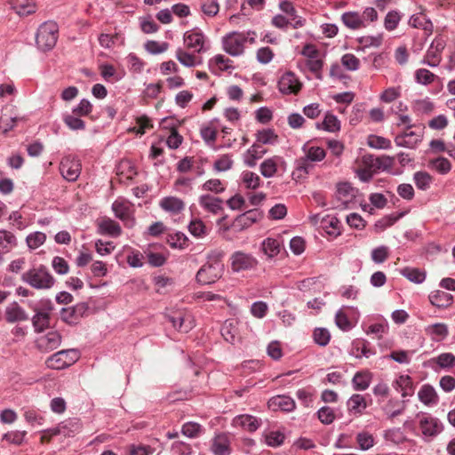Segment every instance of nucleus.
<instances>
[{
    "instance_id": "25",
    "label": "nucleus",
    "mask_w": 455,
    "mask_h": 455,
    "mask_svg": "<svg viewBox=\"0 0 455 455\" xmlns=\"http://www.w3.org/2000/svg\"><path fill=\"white\" fill-rule=\"evenodd\" d=\"M267 153V149L260 144L254 143L250 148L247 149L243 156V162L249 167H254L257 161L263 157Z\"/></svg>"
},
{
    "instance_id": "64",
    "label": "nucleus",
    "mask_w": 455,
    "mask_h": 455,
    "mask_svg": "<svg viewBox=\"0 0 455 455\" xmlns=\"http://www.w3.org/2000/svg\"><path fill=\"white\" fill-rule=\"evenodd\" d=\"M45 234L35 232L27 237V243L30 249H36L45 242Z\"/></svg>"
},
{
    "instance_id": "30",
    "label": "nucleus",
    "mask_w": 455,
    "mask_h": 455,
    "mask_svg": "<svg viewBox=\"0 0 455 455\" xmlns=\"http://www.w3.org/2000/svg\"><path fill=\"white\" fill-rule=\"evenodd\" d=\"M85 310L84 305L63 308L60 313L61 319L68 323H76Z\"/></svg>"
},
{
    "instance_id": "39",
    "label": "nucleus",
    "mask_w": 455,
    "mask_h": 455,
    "mask_svg": "<svg viewBox=\"0 0 455 455\" xmlns=\"http://www.w3.org/2000/svg\"><path fill=\"white\" fill-rule=\"evenodd\" d=\"M241 181L245 188L257 189L261 183L259 176L252 172L244 171L241 173Z\"/></svg>"
},
{
    "instance_id": "40",
    "label": "nucleus",
    "mask_w": 455,
    "mask_h": 455,
    "mask_svg": "<svg viewBox=\"0 0 455 455\" xmlns=\"http://www.w3.org/2000/svg\"><path fill=\"white\" fill-rule=\"evenodd\" d=\"M176 58L180 63L188 68L195 67L200 63L199 59L194 53H189L182 48L176 50Z\"/></svg>"
},
{
    "instance_id": "41",
    "label": "nucleus",
    "mask_w": 455,
    "mask_h": 455,
    "mask_svg": "<svg viewBox=\"0 0 455 455\" xmlns=\"http://www.w3.org/2000/svg\"><path fill=\"white\" fill-rule=\"evenodd\" d=\"M340 222L334 216H326L322 219L320 226L329 235L339 234Z\"/></svg>"
},
{
    "instance_id": "6",
    "label": "nucleus",
    "mask_w": 455,
    "mask_h": 455,
    "mask_svg": "<svg viewBox=\"0 0 455 455\" xmlns=\"http://www.w3.org/2000/svg\"><path fill=\"white\" fill-rule=\"evenodd\" d=\"M229 261L232 271L235 273L254 269L258 265V259L253 255L243 251L233 252Z\"/></svg>"
},
{
    "instance_id": "35",
    "label": "nucleus",
    "mask_w": 455,
    "mask_h": 455,
    "mask_svg": "<svg viewBox=\"0 0 455 455\" xmlns=\"http://www.w3.org/2000/svg\"><path fill=\"white\" fill-rule=\"evenodd\" d=\"M351 354L356 358L363 356L368 358L374 355V352L369 347V342L364 339H356L353 342Z\"/></svg>"
},
{
    "instance_id": "24",
    "label": "nucleus",
    "mask_w": 455,
    "mask_h": 455,
    "mask_svg": "<svg viewBox=\"0 0 455 455\" xmlns=\"http://www.w3.org/2000/svg\"><path fill=\"white\" fill-rule=\"evenodd\" d=\"M393 387L401 393L403 398L411 396L414 393L413 383L409 375H400L393 382Z\"/></svg>"
},
{
    "instance_id": "60",
    "label": "nucleus",
    "mask_w": 455,
    "mask_h": 455,
    "mask_svg": "<svg viewBox=\"0 0 455 455\" xmlns=\"http://www.w3.org/2000/svg\"><path fill=\"white\" fill-rule=\"evenodd\" d=\"M432 167L442 174H446L451 171V164L450 161L444 157H437L431 161Z\"/></svg>"
},
{
    "instance_id": "46",
    "label": "nucleus",
    "mask_w": 455,
    "mask_h": 455,
    "mask_svg": "<svg viewBox=\"0 0 455 455\" xmlns=\"http://www.w3.org/2000/svg\"><path fill=\"white\" fill-rule=\"evenodd\" d=\"M232 61L221 54L214 56L210 60V66L212 68H217L220 71H225L232 68Z\"/></svg>"
},
{
    "instance_id": "33",
    "label": "nucleus",
    "mask_w": 455,
    "mask_h": 455,
    "mask_svg": "<svg viewBox=\"0 0 455 455\" xmlns=\"http://www.w3.org/2000/svg\"><path fill=\"white\" fill-rule=\"evenodd\" d=\"M5 318L8 323L22 322L28 319L26 312L16 303L7 307Z\"/></svg>"
},
{
    "instance_id": "8",
    "label": "nucleus",
    "mask_w": 455,
    "mask_h": 455,
    "mask_svg": "<svg viewBox=\"0 0 455 455\" xmlns=\"http://www.w3.org/2000/svg\"><path fill=\"white\" fill-rule=\"evenodd\" d=\"M166 316L172 327L180 332L188 333L195 326L194 317L188 312L178 310L171 312Z\"/></svg>"
},
{
    "instance_id": "3",
    "label": "nucleus",
    "mask_w": 455,
    "mask_h": 455,
    "mask_svg": "<svg viewBox=\"0 0 455 455\" xmlns=\"http://www.w3.org/2000/svg\"><path fill=\"white\" fill-rule=\"evenodd\" d=\"M22 279L30 286L38 290L50 289L55 283L53 276L44 267L29 269L23 275Z\"/></svg>"
},
{
    "instance_id": "48",
    "label": "nucleus",
    "mask_w": 455,
    "mask_h": 455,
    "mask_svg": "<svg viewBox=\"0 0 455 455\" xmlns=\"http://www.w3.org/2000/svg\"><path fill=\"white\" fill-rule=\"evenodd\" d=\"M416 187L421 190L429 188L432 183V177L426 172H417L413 177Z\"/></svg>"
},
{
    "instance_id": "43",
    "label": "nucleus",
    "mask_w": 455,
    "mask_h": 455,
    "mask_svg": "<svg viewBox=\"0 0 455 455\" xmlns=\"http://www.w3.org/2000/svg\"><path fill=\"white\" fill-rule=\"evenodd\" d=\"M17 120L18 117L16 116H12V109L5 108L0 117L3 132H7L8 131L12 130L14 127Z\"/></svg>"
},
{
    "instance_id": "49",
    "label": "nucleus",
    "mask_w": 455,
    "mask_h": 455,
    "mask_svg": "<svg viewBox=\"0 0 455 455\" xmlns=\"http://www.w3.org/2000/svg\"><path fill=\"white\" fill-rule=\"evenodd\" d=\"M260 173L266 178L273 177L277 172V164L275 158H268L261 163Z\"/></svg>"
},
{
    "instance_id": "27",
    "label": "nucleus",
    "mask_w": 455,
    "mask_h": 455,
    "mask_svg": "<svg viewBox=\"0 0 455 455\" xmlns=\"http://www.w3.org/2000/svg\"><path fill=\"white\" fill-rule=\"evenodd\" d=\"M234 425L249 432H254L259 428L260 422L253 416L240 415L234 419Z\"/></svg>"
},
{
    "instance_id": "10",
    "label": "nucleus",
    "mask_w": 455,
    "mask_h": 455,
    "mask_svg": "<svg viewBox=\"0 0 455 455\" xmlns=\"http://www.w3.org/2000/svg\"><path fill=\"white\" fill-rule=\"evenodd\" d=\"M247 37L244 34L232 32L223 38V48L232 56H239L243 52Z\"/></svg>"
},
{
    "instance_id": "44",
    "label": "nucleus",
    "mask_w": 455,
    "mask_h": 455,
    "mask_svg": "<svg viewBox=\"0 0 455 455\" xmlns=\"http://www.w3.org/2000/svg\"><path fill=\"white\" fill-rule=\"evenodd\" d=\"M402 20V14L398 11H390L384 18V28L387 31L395 30Z\"/></svg>"
},
{
    "instance_id": "23",
    "label": "nucleus",
    "mask_w": 455,
    "mask_h": 455,
    "mask_svg": "<svg viewBox=\"0 0 455 455\" xmlns=\"http://www.w3.org/2000/svg\"><path fill=\"white\" fill-rule=\"evenodd\" d=\"M198 203L204 211L212 214H218L223 210L222 200L210 195L201 196Z\"/></svg>"
},
{
    "instance_id": "54",
    "label": "nucleus",
    "mask_w": 455,
    "mask_h": 455,
    "mask_svg": "<svg viewBox=\"0 0 455 455\" xmlns=\"http://www.w3.org/2000/svg\"><path fill=\"white\" fill-rule=\"evenodd\" d=\"M145 48L147 52L151 54H160L168 50L169 44L166 42L150 40L145 44Z\"/></svg>"
},
{
    "instance_id": "61",
    "label": "nucleus",
    "mask_w": 455,
    "mask_h": 455,
    "mask_svg": "<svg viewBox=\"0 0 455 455\" xmlns=\"http://www.w3.org/2000/svg\"><path fill=\"white\" fill-rule=\"evenodd\" d=\"M401 96V87H388L379 96L380 100L390 103Z\"/></svg>"
},
{
    "instance_id": "45",
    "label": "nucleus",
    "mask_w": 455,
    "mask_h": 455,
    "mask_svg": "<svg viewBox=\"0 0 455 455\" xmlns=\"http://www.w3.org/2000/svg\"><path fill=\"white\" fill-rule=\"evenodd\" d=\"M438 77L426 68H419L415 71V80L418 84L428 85L434 83Z\"/></svg>"
},
{
    "instance_id": "47",
    "label": "nucleus",
    "mask_w": 455,
    "mask_h": 455,
    "mask_svg": "<svg viewBox=\"0 0 455 455\" xmlns=\"http://www.w3.org/2000/svg\"><path fill=\"white\" fill-rule=\"evenodd\" d=\"M323 127L325 131L330 132H336L340 130V122L336 116L331 113H327L323 121Z\"/></svg>"
},
{
    "instance_id": "57",
    "label": "nucleus",
    "mask_w": 455,
    "mask_h": 455,
    "mask_svg": "<svg viewBox=\"0 0 455 455\" xmlns=\"http://www.w3.org/2000/svg\"><path fill=\"white\" fill-rule=\"evenodd\" d=\"M356 441H357L359 447L363 451L369 450L374 444V438H373L372 435H371L367 432L359 433L356 435Z\"/></svg>"
},
{
    "instance_id": "51",
    "label": "nucleus",
    "mask_w": 455,
    "mask_h": 455,
    "mask_svg": "<svg viewBox=\"0 0 455 455\" xmlns=\"http://www.w3.org/2000/svg\"><path fill=\"white\" fill-rule=\"evenodd\" d=\"M277 135L271 129H264L257 132V143L259 144H275L277 140Z\"/></svg>"
},
{
    "instance_id": "19",
    "label": "nucleus",
    "mask_w": 455,
    "mask_h": 455,
    "mask_svg": "<svg viewBox=\"0 0 455 455\" xmlns=\"http://www.w3.org/2000/svg\"><path fill=\"white\" fill-rule=\"evenodd\" d=\"M422 140L421 131H405L395 137V142L399 147L414 148Z\"/></svg>"
},
{
    "instance_id": "14",
    "label": "nucleus",
    "mask_w": 455,
    "mask_h": 455,
    "mask_svg": "<svg viewBox=\"0 0 455 455\" xmlns=\"http://www.w3.org/2000/svg\"><path fill=\"white\" fill-rule=\"evenodd\" d=\"M60 170L65 180L75 181L80 175L81 164L77 159L68 156L61 161Z\"/></svg>"
},
{
    "instance_id": "4",
    "label": "nucleus",
    "mask_w": 455,
    "mask_h": 455,
    "mask_svg": "<svg viewBox=\"0 0 455 455\" xmlns=\"http://www.w3.org/2000/svg\"><path fill=\"white\" fill-rule=\"evenodd\" d=\"M183 41L186 48L192 50L194 52L200 53L209 48L207 36L198 28L185 32Z\"/></svg>"
},
{
    "instance_id": "29",
    "label": "nucleus",
    "mask_w": 455,
    "mask_h": 455,
    "mask_svg": "<svg viewBox=\"0 0 455 455\" xmlns=\"http://www.w3.org/2000/svg\"><path fill=\"white\" fill-rule=\"evenodd\" d=\"M159 204L163 210L172 213H179L185 207L184 202L181 199L175 196L164 197L160 201Z\"/></svg>"
},
{
    "instance_id": "13",
    "label": "nucleus",
    "mask_w": 455,
    "mask_h": 455,
    "mask_svg": "<svg viewBox=\"0 0 455 455\" xmlns=\"http://www.w3.org/2000/svg\"><path fill=\"white\" fill-rule=\"evenodd\" d=\"M301 83L294 73L285 72L278 81V89L283 94H296L301 89Z\"/></svg>"
},
{
    "instance_id": "56",
    "label": "nucleus",
    "mask_w": 455,
    "mask_h": 455,
    "mask_svg": "<svg viewBox=\"0 0 455 455\" xmlns=\"http://www.w3.org/2000/svg\"><path fill=\"white\" fill-rule=\"evenodd\" d=\"M341 64L346 69L355 71L360 67V60L354 54L346 53L341 57Z\"/></svg>"
},
{
    "instance_id": "15",
    "label": "nucleus",
    "mask_w": 455,
    "mask_h": 455,
    "mask_svg": "<svg viewBox=\"0 0 455 455\" xmlns=\"http://www.w3.org/2000/svg\"><path fill=\"white\" fill-rule=\"evenodd\" d=\"M36 347L43 352L57 349L61 343V336L56 331H49L36 339Z\"/></svg>"
},
{
    "instance_id": "20",
    "label": "nucleus",
    "mask_w": 455,
    "mask_h": 455,
    "mask_svg": "<svg viewBox=\"0 0 455 455\" xmlns=\"http://www.w3.org/2000/svg\"><path fill=\"white\" fill-rule=\"evenodd\" d=\"M211 450L214 455H229L230 440L226 434L217 435L212 441Z\"/></svg>"
},
{
    "instance_id": "38",
    "label": "nucleus",
    "mask_w": 455,
    "mask_h": 455,
    "mask_svg": "<svg viewBox=\"0 0 455 455\" xmlns=\"http://www.w3.org/2000/svg\"><path fill=\"white\" fill-rule=\"evenodd\" d=\"M221 335L229 343H234L238 335L236 322L233 319L228 320L221 327Z\"/></svg>"
},
{
    "instance_id": "53",
    "label": "nucleus",
    "mask_w": 455,
    "mask_h": 455,
    "mask_svg": "<svg viewBox=\"0 0 455 455\" xmlns=\"http://www.w3.org/2000/svg\"><path fill=\"white\" fill-rule=\"evenodd\" d=\"M442 60V53L430 45L425 55L423 63L430 67H437Z\"/></svg>"
},
{
    "instance_id": "21",
    "label": "nucleus",
    "mask_w": 455,
    "mask_h": 455,
    "mask_svg": "<svg viewBox=\"0 0 455 455\" xmlns=\"http://www.w3.org/2000/svg\"><path fill=\"white\" fill-rule=\"evenodd\" d=\"M268 407L273 411H292L295 409L294 400L287 395H276L268 401Z\"/></svg>"
},
{
    "instance_id": "42",
    "label": "nucleus",
    "mask_w": 455,
    "mask_h": 455,
    "mask_svg": "<svg viewBox=\"0 0 455 455\" xmlns=\"http://www.w3.org/2000/svg\"><path fill=\"white\" fill-rule=\"evenodd\" d=\"M347 406L355 413L362 414L367 407V403L363 395L355 394L349 398Z\"/></svg>"
},
{
    "instance_id": "11",
    "label": "nucleus",
    "mask_w": 455,
    "mask_h": 455,
    "mask_svg": "<svg viewBox=\"0 0 455 455\" xmlns=\"http://www.w3.org/2000/svg\"><path fill=\"white\" fill-rule=\"evenodd\" d=\"M419 428L425 437L435 436L442 431L443 426L436 419L427 413H420L417 416Z\"/></svg>"
},
{
    "instance_id": "22",
    "label": "nucleus",
    "mask_w": 455,
    "mask_h": 455,
    "mask_svg": "<svg viewBox=\"0 0 455 455\" xmlns=\"http://www.w3.org/2000/svg\"><path fill=\"white\" fill-rule=\"evenodd\" d=\"M116 175L121 182L132 180V178L138 175V172L130 160H122L116 166Z\"/></svg>"
},
{
    "instance_id": "1",
    "label": "nucleus",
    "mask_w": 455,
    "mask_h": 455,
    "mask_svg": "<svg viewBox=\"0 0 455 455\" xmlns=\"http://www.w3.org/2000/svg\"><path fill=\"white\" fill-rule=\"evenodd\" d=\"M224 256L222 251H212L209 256V261L205 263L197 272L196 280L202 284H211L219 280L224 272V265L221 258Z\"/></svg>"
},
{
    "instance_id": "28",
    "label": "nucleus",
    "mask_w": 455,
    "mask_h": 455,
    "mask_svg": "<svg viewBox=\"0 0 455 455\" xmlns=\"http://www.w3.org/2000/svg\"><path fill=\"white\" fill-rule=\"evenodd\" d=\"M372 379V373L369 371H357L352 379L353 387L358 391L366 390Z\"/></svg>"
},
{
    "instance_id": "37",
    "label": "nucleus",
    "mask_w": 455,
    "mask_h": 455,
    "mask_svg": "<svg viewBox=\"0 0 455 455\" xmlns=\"http://www.w3.org/2000/svg\"><path fill=\"white\" fill-rule=\"evenodd\" d=\"M426 333L433 339L442 340L448 335V327L445 323H435L426 327Z\"/></svg>"
},
{
    "instance_id": "26",
    "label": "nucleus",
    "mask_w": 455,
    "mask_h": 455,
    "mask_svg": "<svg viewBox=\"0 0 455 455\" xmlns=\"http://www.w3.org/2000/svg\"><path fill=\"white\" fill-rule=\"evenodd\" d=\"M405 409V403L398 399L391 398L382 406V411L390 419L401 415Z\"/></svg>"
},
{
    "instance_id": "9",
    "label": "nucleus",
    "mask_w": 455,
    "mask_h": 455,
    "mask_svg": "<svg viewBox=\"0 0 455 455\" xmlns=\"http://www.w3.org/2000/svg\"><path fill=\"white\" fill-rule=\"evenodd\" d=\"M77 359L75 350H61L46 360L47 367L54 370H61L72 365Z\"/></svg>"
},
{
    "instance_id": "32",
    "label": "nucleus",
    "mask_w": 455,
    "mask_h": 455,
    "mask_svg": "<svg viewBox=\"0 0 455 455\" xmlns=\"http://www.w3.org/2000/svg\"><path fill=\"white\" fill-rule=\"evenodd\" d=\"M452 295L443 291H435L429 295L431 304L437 307H447L452 303Z\"/></svg>"
},
{
    "instance_id": "18",
    "label": "nucleus",
    "mask_w": 455,
    "mask_h": 455,
    "mask_svg": "<svg viewBox=\"0 0 455 455\" xmlns=\"http://www.w3.org/2000/svg\"><path fill=\"white\" fill-rule=\"evenodd\" d=\"M52 309L49 300L45 301V310L35 309V315L32 318L33 325L36 331H43L50 325V311Z\"/></svg>"
},
{
    "instance_id": "5",
    "label": "nucleus",
    "mask_w": 455,
    "mask_h": 455,
    "mask_svg": "<svg viewBox=\"0 0 455 455\" xmlns=\"http://www.w3.org/2000/svg\"><path fill=\"white\" fill-rule=\"evenodd\" d=\"M357 190L347 181L339 182L336 185L335 207L339 209H347L349 204L354 203Z\"/></svg>"
},
{
    "instance_id": "52",
    "label": "nucleus",
    "mask_w": 455,
    "mask_h": 455,
    "mask_svg": "<svg viewBox=\"0 0 455 455\" xmlns=\"http://www.w3.org/2000/svg\"><path fill=\"white\" fill-rule=\"evenodd\" d=\"M233 159L230 155H222L219 159H217L213 164V169L216 172H226L232 168L233 166Z\"/></svg>"
},
{
    "instance_id": "34",
    "label": "nucleus",
    "mask_w": 455,
    "mask_h": 455,
    "mask_svg": "<svg viewBox=\"0 0 455 455\" xmlns=\"http://www.w3.org/2000/svg\"><path fill=\"white\" fill-rule=\"evenodd\" d=\"M419 399L426 405L435 404L438 395L435 388L429 385H424L418 393Z\"/></svg>"
},
{
    "instance_id": "31",
    "label": "nucleus",
    "mask_w": 455,
    "mask_h": 455,
    "mask_svg": "<svg viewBox=\"0 0 455 455\" xmlns=\"http://www.w3.org/2000/svg\"><path fill=\"white\" fill-rule=\"evenodd\" d=\"M260 250L267 259H273L280 253L281 243L275 238L267 237L261 243Z\"/></svg>"
},
{
    "instance_id": "59",
    "label": "nucleus",
    "mask_w": 455,
    "mask_h": 455,
    "mask_svg": "<svg viewBox=\"0 0 455 455\" xmlns=\"http://www.w3.org/2000/svg\"><path fill=\"white\" fill-rule=\"evenodd\" d=\"M202 189L204 191H211L215 194H220L225 190V187L220 180L211 179L203 184Z\"/></svg>"
},
{
    "instance_id": "12",
    "label": "nucleus",
    "mask_w": 455,
    "mask_h": 455,
    "mask_svg": "<svg viewBox=\"0 0 455 455\" xmlns=\"http://www.w3.org/2000/svg\"><path fill=\"white\" fill-rule=\"evenodd\" d=\"M148 263L154 267L164 266L169 257L168 250L163 244H151L146 251Z\"/></svg>"
},
{
    "instance_id": "2",
    "label": "nucleus",
    "mask_w": 455,
    "mask_h": 455,
    "mask_svg": "<svg viewBox=\"0 0 455 455\" xmlns=\"http://www.w3.org/2000/svg\"><path fill=\"white\" fill-rule=\"evenodd\" d=\"M58 26L55 22L43 23L36 33V42L37 48L42 52L51 51L58 39Z\"/></svg>"
},
{
    "instance_id": "63",
    "label": "nucleus",
    "mask_w": 455,
    "mask_h": 455,
    "mask_svg": "<svg viewBox=\"0 0 455 455\" xmlns=\"http://www.w3.org/2000/svg\"><path fill=\"white\" fill-rule=\"evenodd\" d=\"M313 336L315 342L322 347L326 346L331 339V334L325 328H316Z\"/></svg>"
},
{
    "instance_id": "17",
    "label": "nucleus",
    "mask_w": 455,
    "mask_h": 455,
    "mask_svg": "<svg viewBox=\"0 0 455 455\" xmlns=\"http://www.w3.org/2000/svg\"><path fill=\"white\" fill-rule=\"evenodd\" d=\"M98 233L111 237H118L122 234L121 226L108 217L100 218L97 220Z\"/></svg>"
},
{
    "instance_id": "50",
    "label": "nucleus",
    "mask_w": 455,
    "mask_h": 455,
    "mask_svg": "<svg viewBox=\"0 0 455 455\" xmlns=\"http://www.w3.org/2000/svg\"><path fill=\"white\" fill-rule=\"evenodd\" d=\"M402 274L411 282L416 283H421L426 278L425 272L418 268L406 267L402 271Z\"/></svg>"
},
{
    "instance_id": "58",
    "label": "nucleus",
    "mask_w": 455,
    "mask_h": 455,
    "mask_svg": "<svg viewBox=\"0 0 455 455\" xmlns=\"http://www.w3.org/2000/svg\"><path fill=\"white\" fill-rule=\"evenodd\" d=\"M14 10L19 16H28L36 12V6L32 0H27L25 3L16 5Z\"/></svg>"
},
{
    "instance_id": "7",
    "label": "nucleus",
    "mask_w": 455,
    "mask_h": 455,
    "mask_svg": "<svg viewBox=\"0 0 455 455\" xmlns=\"http://www.w3.org/2000/svg\"><path fill=\"white\" fill-rule=\"evenodd\" d=\"M377 162L372 155H363L356 160L355 173L360 180L368 182L371 180L374 173L378 172Z\"/></svg>"
},
{
    "instance_id": "55",
    "label": "nucleus",
    "mask_w": 455,
    "mask_h": 455,
    "mask_svg": "<svg viewBox=\"0 0 455 455\" xmlns=\"http://www.w3.org/2000/svg\"><path fill=\"white\" fill-rule=\"evenodd\" d=\"M306 151V161L309 160L312 162H320L322 161L325 156V150L323 148L320 147H309Z\"/></svg>"
},
{
    "instance_id": "62",
    "label": "nucleus",
    "mask_w": 455,
    "mask_h": 455,
    "mask_svg": "<svg viewBox=\"0 0 455 455\" xmlns=\"http://www.w3.org/2000/svg\"><path fill=\"white\" fill-rule=\"evenodd\" d=\"M190 234L196 237H202L206 235V227L201 220H194L188 226Z\"/></svg>"
},
{
    "instance_id": "36",
    "label": "nucleus",
    "mask_w": 455,
    "mask_h": 455,
    "mask_svg": "<svg viewBox=\"0 0 455 455\" xmlns=\"http://www.w3.org/2000/svg\"><path fill=\"white\" fill-rule=\"evenodd\" d=\"M341 20L344 25L350 29H360L363 28V21L360 18V13L357 12H347L341 16Z\"/></svg>"
},
{
    "instance_id": "16",
    "label": "nucleus",
    "mask_w": 455,
    "mask_h": 455,
    "mask_svg": "<svg viewBox=\"0 0 455 455\" xmlns=\"http://www.w3.org/2000/svg\"><path fill=\"white\" fill-rule=\"evenodd\" d=\"M112 210L116 218L123 220L125 225L132 227L134 223L132 219V204L124 200H116L112 204Z\"/></svg>"
}]
</instances>
